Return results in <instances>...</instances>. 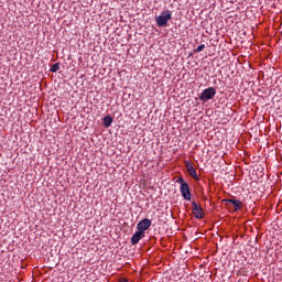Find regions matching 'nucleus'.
<instances>
[{"label": "nucleus", "instance_id": "1a4fd4ad", "mask_svg": "<svg viewBox=\"0 0 282 282\" xmlns=\"http://www.w3.org/2000/svg\"><path fill=\"white\" fill-rule=\"evenodd\" d=\"M113 122V118H111V116H106L104 118V127H106V129H109V127H111Z\"/></svg>", "mask_w": 282, "mask_h": 282}, {"label": "nucleus", "instance_id": "9b49d317", "mask_svg": "<svg viewBox=\"0 0 282 282\" xmlns=\"http://www.w3.org/2000/svg\"><path fill=\"white\" fill-rule=\"evenodd\" d=\"M205 47H206L205 44H200V45L197 46V48L195 50V52H197V53L199 54V52H203Z\"/></svg>", "mask_w": 282, "mask_h": 282}, {"label": "nucleus", "instance_id": "0eeeda50", "mask_svg": "<svg viewBox=\"0 0 282 282\" xmlns=\"http://www.w3.org/2000/svg\"><path fill=\"white\" fill-rule=\"evenodd\" d=\"M185 166H186L187 173L191 175V177H193V180H199V176L197 175V171L195 170V167H193L192 162L186 161Z\"/></svg>", "mask_w": 282, "mask_h": 282}, {"label": "nucleus", "instance_id": "f8f14e48", "mask_svg": "<svg viewBox=\"0 0 282 282\" xmlns=\"http://www.w3.org/2000/svg\"><path fill=\"white\" fill-rule=\"evenodd\" d=\"M177 182H178L180 184H186V182H184V178H183V177H180V178L177 180Z\"/></svg>", "mask_w": 282, "mask_h": 282}, {"label": "nucleus", "instance_id": "20e7f679", "mask_svg": "<svg viewBox=\"0 0 282 282\" xmlns=\"http://www.w3.org/2000/svg\"><path fill=\"white\" fill-rule=\"evenodd\" d=\"M192 212L196 219H204V208L198 206L195 202L192 203Z\"/></svg>", "mask_w": 282, "mask_h": 282}, {"label": "nucleus", "instance_id": "423d86ee", "mask_svg": "<svg viewBox=\"0 0 282 282\" xmlns=\"http://www.w3.org/2000/svg\"><path fill=\"white\" fill-rule=\"evenodd\" d=\"M138 230L141 232H144L145 230H149L151 228V219L144 218L137 225Z\"/></svg>", "mask_w": 282, "mask_h": 282}, {"label": "nucleus", "instance_id": "f03ea898", "mask_svg": "<svg viewBox=\"0 0 282 282\" xmlns=\"http://www.w3.org/2000/svg\"><path fill=\"white\" fill-rule=\"evenodd\" d=\"M216 95L217 90L215 89V87H208L202 91L199 100H202V102H208V100H213Z\"/></svg>", "mask_w": 282, "mask_h": 282}, {"label": "nucleus", "instance_id": "9d476101", "mask_svg": "<svg viewBox=\"0 0 282 282\" xmlns=\"http://www.w3.org/2000/svg\"><path fill=\"white\" fill-rule=\"evenodd\" d=\"M58 69H61V64H58V63L53 64L51 67V72H53V73L58 72Z\"/></svg>", "mask_w": 282, "mask_h": 282}, {"label": "nucleus", "instance_id": "6e6552de", "mask_svg": "<svg viewBox=\"0 0 282 282\" xmlns=\"http://www.w3.org/2000/svg\"><path fill=\"white\" fill-rule=\"evenodd\" d=\"M144 236H145V232L140 231V229H138V231H135L134 235L131 237L132 246H137V243L140 242V239H143Z\"/></svg>", "mask_w": 282, "mask_h": 282}, {"label": "nucleus", "instance_id": "f257e3e1", "mask_svg": "<svg viewBox=\"0 0 282 282\" xmlns=\"http://www.w3.org/2000/svg\"><path fill=\"white\" fill-rule=\"evenodd\" d=\"M171 19H173L171 11H163L159 17L155 18L156 25H159V28H166Z\"/></svg>", "mask_w": 282, "mask_h": 282}, {"label": "nucleus", "instance_id": "39448f33", "mask_svg": "<svg viewBox=\"0 0 282 282\" xmlns=\"http://www.w3.org/2000/svg\"><path fill=\"white\" fill-rule=\"evenodd\" d=\"M181 195L184 199L191 202V187L188 186V183L181 184Z\"/></svg>", "mask_w": 282, "mask_h": 282}, {"label": "nucleus", "instance_id": "7ed1b4c3", "mask_svg": "<svg viewBox=\"0 0 282 282\" xmlns=\"http://www.w3.org/2000/svg\"><path fill=\"white\" fill-rule=\"evenodd\" d=\"M223 202L227 206V208H230V206H234L235 213H237L238 210H241V204H242L241 200L229 198V199H224Z\"/></svg>", "mask_w": 282, "mask_h": 282}]
</instances>
